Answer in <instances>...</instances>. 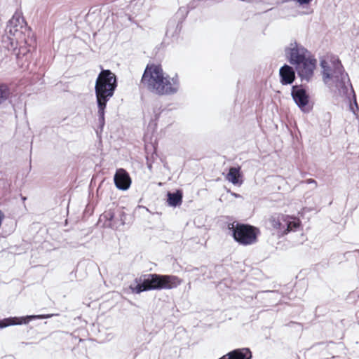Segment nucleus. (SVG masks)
I'll return each mask as SVG.
<instances>
[{"label":"nucleus","instance_id":"nucleus-1","mask_svg":"<svg viewBox=\"0 0 359 359\" xmlns=\"http://www.w3.org/2000/svg\"><path fill=\"white\" fill-rule=\"evenodd\" d=\"M141 83L147 90L158 95H172L180 89L178 76L170 77L160 65H147L141 79Z\"/></svg>","mask_w":359,"mask_h":359},{"label":"nucleus","instance_id":"nucleus-2","mask_svg":"<svg viewBox=\"0 0 359 359\" xmlns=\"http://www.w3.org/2000/svg\"><path fill=\"white\" fill-rule=\"evenodd\" d=\"M95 84V93L97 106L98 128L102 132L105 125V109L107 104L114 95L118 86L116 76L109 69H103L100 66Z\"/></svg>","mask_w":359,"mask_h":359},{"label":"nucleus","instance_id":"nucleus-3","mask_svg":"<svg viewBox=\"0 0 359 359\" xmlns=\"http://www.w3.org/2000/svg\"><path fill=\"white\" fill-rule=\"evenodd\" d=\"M181 280L176 276L146 273L135 278L129 286L132 293L139 294L151 290H171L177 287Z\"/></svg>","mask_w":359,"mask_h":359},{"label":"nucleus","instance_id":"nucleus-4","mask_svg":"<svg viewBox=\"0 0 359 359\" xmlns=\"http://www.w3.org/2000/svg\"><path fill=\"white\" fill-rule=\"evenodd\" d=\"M266 224L269 229L274 231L273 233L280 237L297 231L300 227L301 222L294 216L274 214L266 220Z\"/></svg>","mask_w":359,"mask_h":359},{"label":"nucleus","instance_id":"nucleus-5","mask_svg":"<svg viewBox=\"0 0 359 359\" xmlns=\"http://www.w3.org/2000/svg\"><path fill=\"white\" fill-rule=\"evenodd\" d=\"M235 241L243 245H252L257 242L259 234L258 228L248 224L232 223L228 226Z\"/></svg>","mask_w":359,"mask_h":359},{"label":"nucleus","instance_id":"nucleus-6","mask_svg":"<svg viewBox=\"0 0 359 359\" xmlns=\"http://www.w3.org/2000/svg\"><path fill=\"white\" fill-rule=\"evenodd\" d=\"M290 94L294 103L303 112H309L311 110V108L309 106L310 95L307 86L303 84L292 85Z\"/></svg>","mask_w":359,"mask_h":359},{"label":"nucleus","instance_id":"nucleus-7","mask_svg":"<svg viewBox=\"0 0 359 359\" xmlns=\"http://www.w3.org/2000/svg\"><path fill=\"white\" fill-rule=\"evenodd\" d=\"M284 52L287 60L294 66L298 65L311 55L306 48L296 41L291 42L289 46L285 47Z\"/></svg>","mask_w":359,"mask_h":359},{"label":"nucleus","instance_id":"nucleus-8","mask_svg":"<svg viewBox=\"0 0 359 359\" xmlns=\"http://www.w3.org/2000/svg\"><path fill=\"white\" fill-rule=\"evenodd\" d=\"M320 65L323 69L322 75L325 83H327V80L335 77L337 81H340L344 85L345 79L348 77V74L344 72V69L339 60L334 63L333 73L331 72V68L326 60H321Z\"/></svg>","mask_w":359,"mask_h":359},{"label":"nucleus","instance_id":"nucleus-9","mask_svg":"<svg viewBox=\"0 0 359 359\" xmlns=\"http://www.w3.org/2000/svg\"><path fill=\"white\" fill-rule=\"evenodd\" d=\"M317 60L311 55L302 62L294 66L295 70L301 81L310 82L314 75Z\"/></svg>","mask_w":359,"mask_h":359},{"label":"nucleus","instance_id":"nucleus-10","mask_svg":"<svg viewBox=\"0 0 359 359\" xmlns=\"http://www.w3.org/2000/svg\"><path fill=\"white\" fill-rule=\"evenodd\" d=\"M58 316V314H39V315H27L20 317H8L0 320V329L7 327L11 325H27L30 321L38 319H48L53 316Z\"/></svg>","mask_w":359,"mask_h":359},{"label":"nucleus","instance_id":"nucleus-11","mask_svg":"<svg viewBox=\"0 0 359 359\" xmlns=\"http://www.w3.org/2000/svg\"><path fill=\"white\" fill-rule=\"evenodd\" d=\"M116 187L122 191L128 190L132 183L129 173L123 168H118L114 176Z\"/></svg>","mask_w":359,"mask_h":359},{"label":"nucleus","instance_id":"nucleus-12","mask_svg":"<svg viewBox=\"0 0 359 359\" xmlns=\"http://www.w3.org/2000/svg\"><path fill=\"white\" fill-rule=\"evenodd\" d=\"M295 67L284 64L279 69L280 83L283 86L291 85L296 79Z\"/></svg>","mask_w":359,"mask_h":359},{"label":"nucleus","instance_id":"nucleus-13","mask_svg":"<svg viewBox=\"0 0 359 359\" xmlns=\"http://www.w3.org/2000/svg\"><path fill=\"white\" fill-rule=\"evenodd\" d=\"M24 22L25 21L22 18L15 14L8 22L5 29V34L15 37L19 32V27L22 29Z\"/></svg>","mask_w":359,"mask_h":359},{"label":"nucleus","instance_id":"nucleus-14","mask_svg":"<svg viewBox=\"0 0 359 359\" xmlns=\"http://www.w3.org/2000/svg\"><path fill=\"white\" fill-rule=\"evenodd\" d=\"M182 27V20H170L168 22L165 36L172 39V41L177 40Z\"/></svg>","mask_w":359,"mask_h":359},{"label":"nucleus","instance_id":"nucleus-15","mask_svg":"<svg viewBox=\"0 0 359 359\" xmlns=\"http://www.w3.org/2000/svg\"><path fill=\"white\" fill-rule=\"evenodd\" d=\"M167 204L170 207H179L182 203L183 192L180 189H175L174 191H168L166 194Z\"/></svg>","mask_w":359,"mask_h":359},{"label":"nucleus","instance_id":"nucleus-16","mask_svg":"<svg viewBox=\"0 0 359 359\" xmlns=\"http://www.w3.org/2000/svg\"><path fill=\"white\" fill-rule=\"evenodd\" d=\"M227 359H252V353L249 348H235L226 354Z\"/></svg>","mask_w":359,"mask_h":359},{"label":"nucleus","instance_id":"nucleus-17","mask_svg":"<svg viewBox=\"0 0 359 359\" xmlns=\"http://www.w3.org/2000/svg\"><path fill=\"white\" fill-rule=\"evenodd\" d=\"M243 175L241 173V168L230 167L229 172L226 175V179L234 185H241L243 183Z\"/></svg>","mask_w":359,"mask_h":359},{"label":"nucleus","instance_id":"nucleus-18","mask_svg":"<svg viewBox=\"0 0 359 359\" xmlns=\"http://www.w3.org/2000/svg\"><path fill=\"white\" fill-rule=\"evenodd\" d=\"M1 41L4 47L8 49V50L11 51V53L15 49L18 45L16 38L6 34L2 36Z\"/></svg>","mask_w":359,"mask_h":359},{"label":"nucleus","instance_id":"nucleus-19","mask_svg":"<svg viewBox=\"0 0 359 359\" xmlns=\"http://www.w3.org/2000/svg\"><path fill=\"white\" fill-rule=\"evenodd\" d=\"M11 90L8 84L0 83V104L6 101L11 96Z\"/></svg>","mask_w":359,"mask_h":359},{"label":"nucleus","instance_id":"nucleus-20","mask_svg":"<svg viewBox=\"0 0 359 359\" xmlns=\"http://www.w3.org/2000/svg\"><path fill=\"white\" fill-rule=\"evenodd\" d=\"M129 215L126 214L123 209L116 210V224L119 222L118 226H123L127 223Z\"/></svg>","mask_w":359,"mask_h":359},{"label":"nucleus","instance_id":"nucleus-21","mask_svg":"<svg viewBox=\"0 0 359 359\" xmlns=\"http://www.w3.org/2000/svg\"><path fill=\"white\" fill-rule=\"evenodd\" d=\"M29 51L30 50L25 46H20L18 49L17 46L15 49L13 50L12 54L15 55L17 60H19L29 53Z\"/></svg>","mask_w":359,"mask_h":359},{"label":"nucleus","instance_id":"nucleus-22","mask_svg":"<svg viewBox=\"0 0 359 359\" xmlns=\"http://www.w3.org/2000/svg\"><path fill=\"white\" fill-rule=\"evenodd\" d=\"M104 217L110 222H114L113 224H110L109 226L113 227L114 224H116V211L112 210H109L108 211H105L103 214Z\"/></svg>","mask_w":359,"mask_h":359},{"label":"nucleus","instance_id":"nucleus-23","mask_svg":"<svg viewBox=\"0 0 359 359\" xmlns=\"http://www.w3.org/2000/svg\"><path fill=\"white\" fill-rule=\"evenodd\" d=\"M299 6H305L309 5L313 0H294Z\"/></svg>","mask_w":359,"mask_h":359},{"label":"nucleus","instance_id":"nucleus-24","mask_svg":"<svg viewBox=\"0 0 359 359\" xmlns=\"http://www.w3.org/2000/svg\"><path fill=\"white\" fill-rule=\"evenodd\" d=\"M146 160H147V168L151 170V168H152V163L148 157H147Z\"/></svg>","mask_w":359,"mask_h":359},{"label":"nucleus","instance_id":"nucleus-25","mask_svg":"<svg viewBox=\"0 0 359 359\" xmlns=\"http://www.w3.org/2000/svg\"><path fill=\"white\" fill-rule=\"evenodd\" d=\"M306 182H307L308 184H315L316 185L317 184L316 181L315 180H313V179H311V178L308 179V180H306Z\"/></svg>","mask_w":359,"mask_h":359},{"label":"nucleus","instance_id":"nucleus-26","mask_svg":"<svg viewBox=\"0 0 359 359\" xmlns=\"http://www.w3.org/2000/svg\"><path fill=\"white\" fill-rule=\"evenodd\" d=\"M231 195L233 196L235 198H242L241 195L236 193L231 192Z\"/></svg>","mask_w":359,"mask_h":359},{"label":"nucleus","instance_id":"nucleus-27","mask_svg":"<svg viewBox=\"0 0 359 359\" xmlns=\"http://www.w3.org/2000/svg\"><path fill=\"white\" fill-rule=\"evenodd\" d=\"M354 106L356 108V109L358 110V106L357 104L355 98L354 99Z\"/></svg>","mask_w":359,"mask_h":359},{"label":"nucleus","instance_id":"nucleus-28","mask_svg":"<svg viewBox=\"0 0 359 359\" xmlns=\"http://www.w3.org/2000/svg\"><path fill=\"white\" fill-rule=\"evenodd\" d=\"M350 109L353 111V113L355 114V109L351 104H350Z\"/></svg>","mask_w":359,"mask_h":359},{"label":"nucleus","instance_id":"nucleus-29","mask_svg":"<svg viewBox=\"0 0 359 359\" xmlns=\"http://www.w3.org/2000/svg\"><path fill=\"white\" fill-rule=\"evenodd\" d=\"M323 345H324V344H323V343H320V344H318L314 345L312 348H316V347L321 346H323Z\"/></svg>","mask_w":359,"mask_h":359},{"label":"nucleus","instance_id":"nucleus-30","mask_svg":"<svg viewBox=\"0 0 359 359\" xmlns=\"http://www.w3.org/2000/svg\"><path fill=\"white\" fill-rule=\"evenodd\" d=\"M226 358H227V356H226V354H225V355H222V357H220L218 359H227Z\"/></svg>","mask_w":359,"mask_h":359}]
</instances>
